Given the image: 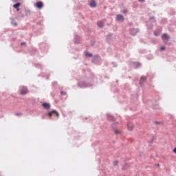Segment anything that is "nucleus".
I'll return each instance as SVG.
<instances>
[{"mask_svg": "<svg viewBox=\"0 0 176 176\" xmlns=\"http://www.w3.org/2000/svg\"><path fill=\"white\" fill-rule=\"evenodd\" d=\"M53 113L56 116V118L60 117V113H58V112H57L56 110H53L48 113V116H50V118H52L53 116Z\"/></svg>", "mask_w": 176, "mask_h": 176, "instance_id": "obj_1", "label": "nucleus"}, {"mask_svg": "<svg viewBox=\"0 0 176 176\" xmlns=\"http://www.w3.org/2000/svg\"><path fill=\"white\" fill-rule=\"evenodd\" d=\"M27 93H28V89H27L26 87H22L21 88V94H22V96H25Z\"/></svg>", "mask_w": 176, "mask_h": 176, "instance_id": "obj_2", "label": "nucleus"}, {"mask_svg": "<svg viewBox=\"0 0 176 176\" xmlns=\"http://www.w3.org/2000/svg\"><path fill=\"white\" fill-rule=\"evenodd\" d=\"M127 129L129 131H133L134 130V124L133 122H128Z\"/></svg>", "mask_w": 176, "mask_h": 176, "instance_id": "obj_3", "label": "nucleus"}, {"mask_svg": "<svg viewBox=\"0 0 176 176\" xmlns=\"http://www.w3.org/2000/svg\"><path fill=\"white\" fill-rule=\"evenodd\" d=\"M35 6H36L38 9H42V8H43V3L42 1H38L36 3Z\"/></svg>", "mask_w": 176, "mask_h": 176, "instance_id": "obj_4", "label": "nucleus"}, {"mask_svg": "<svg viewBox=\"0 0 176 176\" xmlns=\"http://www.w3.org/2000/svg\"><path fill=\"white\" fill-rule=\"evenodd\" d=\"M116 20L118 21H123V20H124V17L122 14H118L116 16Z\"/></svg>", "mask_w": 176, "mask_h": 176, "instance_id": "obj_5", "label": "nucleus"}, {"mask_svg": "<svg viewBox=\"0 0 176 176\" xmlns=\"http://www.w3.org/2000/svg\"><path fill=\"white\" fill-rule=\"evenodd\" d=\"M42 107L45 108V109H50V104L44 102L42 104Z\"/></svg>", "mask_w": 176, "mask_h": 176, "instance_id": "obj_6", "label": "nucleus"}, {"mask_svg": "<svg viewBox=\"0 0 176 176\" xmlns=\"http://www.w3.org/2000/svg\"><path fill=\"white\" fill-rule=\"evenodd\" d=\"M162 39H163V41L164 40L168 41V39H170V37L168 36V35H167V34H164L162 36Z\"/></svg>", "mask_w": 176, "mask_h": 176, "instance_id": "obj_7", "label": "nucleus"}, {"mask_svg": "<svg viewBox=\"0 0 176 176\" xmlns=\"http://www.w3.org/2000/svg\"><path fill=\"white\" fill-rule=\"evenodd\" d=\"M97 6V3H96V1L92 0L90 3V7L91 8H96Z\"/></svg>", "mask_w": 176, "mask_h": 176, "instance_id": "obj_8", "label": "nucleus"}, {"mask_svg": "<svg viewBox=\"0 0 176 176\" xmlns=\"http://www.w3.org/2000/svg\"><path fill=\"white\" fill-rule=\"evenodd\" d=\"M20 5H21L20 3H16V4L13 5V8H14L15 9H16L19 11V10H20V9H19Z\"/></svg>", "mask_w": 176, "mask_h": 176, "instance_id": "obj_9", "label": "nucleus"}, {"mask_svg": "<svg viewBox=\"0 0 176 176\" xmlns=\"http://www.w3.org/2000/svg\"><path fill=\"white\" fill-rule=\"evenodd\" d=\"M98 27H100V28L104 27V21H101L98 22Z\"/></svg>", "mask_w": 176, "mask_h": 176, "instance_id": "obj_10", "label": "nucleus"}, {"mask_svg": "<svg viewBox=\"0 0 176 176\" xmlns=\"http://www.w3.org/2000/svg\"><path fill=\"white\" fill-rule=\"evenodd\" d=\"M114 133H115V134H116V135H118V134H122V131H118V130H116V129L114 130Z\"/></svg>", "mask_w": 176, "mask_h": 176, "instance_id": "obj_11", "label": "nucleus"}, {"mask_svg": "<svg viewBox=\"0 0 176 176\" xmlns=\"http://www.w3.org/2000/svg\"><path fill=\"white\" fill-rule=\"evenodd\" d=\"M85 53L87 57H91V54L89 53L88 52H85Z\"/></svg>", "mask_w": 176, "mask_h": 176, "instance_id": "obj_12", "label": "nucleus"}, {"mask_svg": "<svg viewBox=\"0 0 176 176\" xmlns=\"http://www.w3.org/2000/svg\"><path fill=\"white\" fill-rule=\"evenodd\" d=\"M142 80H146V77H145V76H142V77H141V82H142Z\"/></svg>", "mask_w": 176, "mask_h": 176, "instance_id": "obj_13", "label": "nucleus"}, {"mask_svg": "<svg viewBox=\"0 0 176 176\" xmlns=\"http://www.w3.org/2000/svg\"><path fill=\"white\" fill-rule=\"evenodd\" d=\"M118 164H119V162L118 161H114L113 162V165L114 166H118Z\"/></svg>", "mask_w": 176, "mask_h": 176, "instance_id": "obj_14", "label": "nucleus"}, {"mask_svg": "<svg viewBox=\"0 0 176 176\" xmlns=\"http://www.w3.org/2000/svg\"><path fill=\"white\" fill-rule=\"evenodd\" d=\"M166 50V47L163 46V47H161L160 48V50L163 51V50Z\"/></svg>", "mask_w": 176, "mask_h": 176, "instance_id": "obj_15", "label": "nucleus"}, {"mask_svg": "<svg viewBox=\"0 0 176 176\" xmlns=\"http://www.w3.org/2000/svg\"><path fill=\"white\" fill-rule=\"evenodd\" d=\"M127 12H128V11H127L126 10H123L122 12L124 13V14H126V13H127Z\"/></svg>", "mask_w": 176, "mask_h": 176, "instance_id": "obj_16", "label": "nucleus"}, {"mask_svg": "<svg viewBox=\"0 0 176 176\" xmlns=\"http://www.w3.org/2000/svg\"><path fill=\"white\" fill-rule=\"evenodd\" d=\"M140 2H144L145 0H138Z\"/></svg>", "mask_w": 176, "mask_h": 176, "instance_id": "obj_17", "label": "nucleus"}, {"mask_svg": "<svg viewBox=\"0 0 176 176\" xmlns=\"http://www.w3.org/2000/svg\"><path fill=\"white\" fill-rule=\"evenodd\" d=\"M23 45H25V43H21V46H23Z\"/></svg>", "mask_w": 176, "mask_h": 176, "instance_id": "obj_18", "label": "nucleus"}, {"mask_svg": "<svg viewBox=\"0 0 176 176\" xmlns=\"http://www.w3.org/2000/svg\"><path fill=\"white\" fill-rule=\"evenodd\" d=\"M16 115H17V116H20V115H21V113H16Z\"/></svg>", "mask_w": 176, "mask_h": 176, "instance_id": "obj_19", "label": "nucleus"}, {"mask_svg": "<svg viewBox=\"0 0 176 176\" xmlns=\"http://www.w3.org/2000/svg\"><path fill=\"white\" fill-rule=\"evenodd\" d=\"M15 25H17V23H15Z\"/></svg>", "mask_w": 176, "mask_h": 176, "instance_id": "obj_20", "label": "nucleus"}]
</instances>
